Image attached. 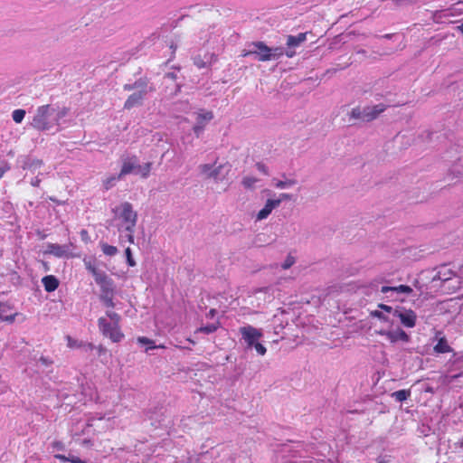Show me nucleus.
I'll return each mask as SVG.
<instances>
[{
    "label": "nucleus",
    "instance_id": "nucleus-1",
    "mask_svg": "<svg viewBox=\"0 0 463 463\" xmlns=\"http://www.w3.org/2000/svg\"><path fill=\"white\" fill-rule=\"evenodd\" d=\"M69 113L65 106L46 104L37 107L30 126L38 131L61 130V120Z\"/></svg>",
    "mask_w": 463,
    "mask_h": 463
},
{
    "label": "nucleus",
    "instance_id": "nucleus-2",
    "mask_svg": "<svg viewBox=\"0 0 463 463\" xmlns=\"http://www.w3.org/2000/svg\"><path fill=\"white\" fill-rule=\"evenodd\" d=\"M121 317L118 313L108 310L105 316L98 319V327L101 335L113 343L121 342L125 335L120 326Z\"/></svg>",
    "mask_w": 463,
    "mask_h": 463
},
{
    "label": "nucleus",
    "instance_id": "nucleus-3",
    "mask_svg": "<svg viewBox=\"0 0 463 463\" xmlns=\"http://www.w3.org/2000/svg\"><path fill=\"white\" fill-rule=\"evenodd\" d=\"M113 213L119 232L134 230L137 221V213L134 211L130 203L124 202L118 204L113 209Z\"/></svg>",
    "mask_w": 463,
    "mask_h": 463
},
{
    "label": "nucleus",
    "instance_id": "nucleus-4",
    "mask_svg": "<svg viewBox=\"0 0 463 463\" xmlns=\"http://www.w3.org/2000/svg\"><path fill=\"white\" fill-rule=\"evenodd\" d=\"M239 331L247 348H254L257 354L261 356L266 354L267 348L260 342L263 336L262 329L247 325L240 327Z\"/></svg>",
    "mask_w": 463,
    "mask_h": 463
},
{
    "label": "nucleus",
    "instance_id": "nucleus-5",
    "mask_svg": "<svg viewBox=\"0 0 463 463\" xmlns=\"http://www.w3.org/2000/svg\"><path fill=\"white\" fill-rule=\"evenodd\" d=\"M217 160L213 164H202L198 166L200 175L206 179H213L214 182L219 183L226 179L231 165L227 163L216 165Z\"/></svg>",
    "mask_w": 463,
    "mask_h": 463
},
{
    "label": "nucleus",
    "instance_id": "nucleus-6",
    "mask_svg": "<svg viewBox=\"0 0 463 463\" xmlns=\"http://www.w3.org/2000/svg\"><path fill=\"white\" fill-rule=\"evenodd\" d=\"M83 262L86 269L91 273L95 282L100 287L101 294L114 293L113 280L106 272L99 269L90 259L85 258Z\"/></svg>",
    "mask_w": 463,
    "mask_h": 463
},
{
    "label": "nucleus",
    "instance_id": "nucleus-7",
    "mask_svg": "<svg viewBox=\"0 0 463 463\" xmlns=\"http://www.w3.org/2000/svg\"><path fill=\"white\" fill-rule=\"evenodd\" d=\"M194 125L193 131L199 137L204 130L205 127L213 119V112L204 109H199L194 113Z\"/></svg>",
    "mask_w": 463,
    "mask_h": 463
},
{
    "label": "nucleus",
    "instance_id": "nucleus-8",
    "mask_svg": "<svg viewBox=\"0 0 463 463\" xmlns=\"http://www.w3.org/2000/svg\"><path fill=\"white\" fill-rule=\"evenodd\" d=\"M253 49L243 51L242 56L256 55L260 61H270V48L262 42H255L251 43Z\"/></svg>",
    "mask_w": 463,
    "mask_h": 463
},
{
    "label": "nucleus",
    "instance_id": "nucleus-9",
    "mask_svg": "<svg viewBox=\"0 0 463 463\" xmlns=\"http://www.w3.org/2000/svg\"><path fill=\"white\" fill-rule=\"evenodd\" d=\"M376 334L385 336L391 344H396L397 342L408 343L410 341V335L399 327L392 330H378Z\"/></svg>",
    "mask_w": 463,
    "mask_h": 463
},
{
    "label": "nucleus",
    "instance_id": "nucleus-10",
    "mask_svg": "<svg viewBox=\"0 0 463 463\" xmlns=\"http://www.w3.org/2000/svg\"><path fill=\"white\" fill-rule=\"evenodd\" d=\"M394 317H399L402 325L405 327L412 328L416 325L417 315L411 309L398 307L394 309Z\"/></svg>",
    "mask_w": 463,
    "mask_h": 463
},
{
    "label": "nucleus",
    "instance_id": "nucleus-11",
    "mask_svg": "<svg viewBox=\"0 0 463 463\" xmlns=\"http://www.w3.org/2000/svg\"><path fill=\"white\" fill-rule=\"evenodd\" d=\"M71 244H57V243H47L46 249L43 251L45 255H52L56 258H71L72 257L70 248Z\"/></svg>",
    "mask_w": 463,
    "mask_h": 463
},
{
    "label": "nucleus",
    "instance_id": "nucleus-12",
    "mask_svg": "<svg viewBox=\"0 0 463 463\" xmlns=\"http://www.w3.org/2000/svg\"><path fill=\"white\" fill-rule=\"evenodd\" d=\"M279 207V200H275V198H269L263 208H261L255 215V221L260 222L267 219L273 210Z\"/></svg>",
    "mask_w": 463,
    "mask_h": 463
},
{
    "label": "nucleus",
    "instance_id": "nucleus-13",
    "mask_svg": "<svg viewBox=\"0 0 463 463\" xmlns=\"http://www.w3.org/2000/svg\"><path fill=\"white\" fill-rule=\"evenodd\" d=\"M386 105L377 104L364 108V121L370 122L377 118L381 113L386 109Z\"/></svg>",
    "mask_w": 463,
    "mask_h": 463
},
{
    "label": "nucleus",
    "instance_id": "nucleus-14",
    "mask_svg": "<svg viewBox=\"0 0 463 463\" xmlns=\"http://www.w3.org/2000/svg\"><path fill=\"white\" fill-rule=\"evenodd\" d=\"M137 164L138 160L137 156L125 158L122 162V167L118 175V178H122L123 176L129 174H136Z\"/></svg>",
    "mask_w": 463,
    "mask_h": 463
},
{
    "label": "nucleus",
    "instance_id": "nucleus-15",
    "mask_svg": "<svg viewBox=\"0 0 463 463\" xmlns=\"http://www.w3.org/2000/svg\"><path fill=\"white\" fill-rule=\"evenodd\" d=\"M147 91L145 87H143L141 90L134 92L131 94L128 99L126 100L124 104V108L126 109H130L139 104H141L143 99L146 95Z\"/></svg>",
    "mask_w": 463,
    "mask_h": 463
},
{
    "label": "nucleus",
    "instance_id": "nucleus-16",
    "mask_svg": "<svg viewBox=\"0 0 463 463\" xmlns=\"http://www.w3.org/2000/svg\"><path fill=\"white\" fill-rule=\"evenodd\" d=\"M381 292L384 293V294H386L388 292H392V293H395V294L409 295L412 292V288L407 285H400L397 287L383 286L381 288Z\"/></svg>",
    "mask_w": 463,
    "mask_h": 463
},
{
    "label": "nucleus",
    "instance_id": "nucleus-17",
    "mask_svg": "<svg viewBox=\"0 0 463 463\" xmlns=\"http://www.w3.org/2000/svg\"><path fill=\"white\" fill-rule=\"evenodd\" d=\"M67 346L70 349H79L81 347H85L87 350H92L95 346L91 343H83L82 341H79L77 339L72 338L70 335L66 336Z\"/></svg>",
    "mask_w": 463,
    "mask_h": 463
},
{
    "label": "nucleus",
    "instance_id": "nucleus-18",
    "mask_svg": "<svg viewBox=\"0 0 463 463\" xmlns=\"http://www.w3.org/2000/svg\"><path fill=\"white\" fill-rule=\"evenodd\" d=\"M42 283L47 292H52L59 287V280L52 275L43 277Z\"/></svg>",
    "mask_w": 463,
    "mask_h": 463
},
{
    "label": "nucleus",
    "instance_id": "nucleus-19",
    "mask_svg": "<svg viewBox=\"0 0 463 463\" xmlns=\"http://www.w3.org/2000/svg\"><path fill=\"white\" fill-rule=\"evenodd\" d=\"M307 40V33H300L298 35H288L287 38V45L289 48L298 47Z\"/></svg>",
    "mask_w": 463,
    "mask_h": 463
},
{
    "label": "nucleus",
    "instance_id": "nucleus-20",
    "mask_svg": "<svg viewBox=\"0 0 463 463\" xmlns=\"http://www.w3.org/2000/svg\"><path fill=\"white\" fill-rule=\"evenodd\" d=\"M434 351L439 354H444L451 352V348L449 345L447 340L444 337H442L438 341L437 345L434 346Z\"/></svg>",
    "mask_w": 463,
    "mask_h": 463
},
{
    "label": "nucleus",
    "instance_id": "nucleus-21",
    "mask_svg": "<svg viewBox=\"0 0 463 463\" xmlns=\"http://www.w3.org/2000/svg\"><path fill=\"white\" fill-rule=\"evenodd\" d=\"M151 168L152 163L150 162L146 163L143 165L137 164L136 175H139L143 178H147L150 175Z\"/></svg>",
    "mask_w": 463,
    "mask_h": 463
},
{
    "label": "nucleus",
    "instance_id": "nucleus-22",
    "mask_svg": "<svg viewBox=\"0 0 463 463\" xmlns=\"http://www.w3.org/2000/svg\"><path fill=\"white\" fill-rule=\"evenodd\" d=\"M297 183L294 179H286L285 181L282 180H273V185L278 189H287L290 188L293 185H295Z\"/></svg>",
    "mask_w": 463,
    "mask_h": 463
},
{
    "label": "nucleus",
    "instance_id": "nucleus-23",
    "mask_svg": "<svg viewBox=\"0 0 463 463\" xmlns=\"http://www.w3.org/2000/svg\"><path fill=\"white\" fill-rule=\"evenodd\" d=\"M137 342L141 345H146V352L152 349H156L157 347L154 340L149 339L146 336H138L137 338Z\"/></svg>",
    "mask_w": 463,
    "mask_h": 463
},
{
    "label": "nucleus",
    "instance_id": "nucleus-24",
    "mask_svg": "<svg viewBox=\"0 0 463 463\" xmlns=\"http://www.w3.org/2000/svg\"><path fill=\"white\" fill-rule=\"evenodd\" d=\"M411 396L410 390H399L392 393V397L397 402L406 401Z\"/></svg>",
    "mask_w": 463,
    "mask_h": 463
},
{
    "label": "nucleus",
    "instance_id": "nucleus-25",
    "mask_svg": "<svg viewBox=\"0 0 463 463\" xmlns=\"http://www.w3.org/2000/svg\"><path fill=\"white\" fill-rule=\"evenodd\" d=\"M100 248L102 250V252L109 257L115 256L118 253V249L115 246L109 245L105 242L100 243Z\"/></svg>",
    "mask_w": 463,
    "mask_h": 463
},
{
    "label": "nucleus",
    "instance_id": "nucleus-26",
    "mask_svg": "<svg viewBox=\"0 0 463 463\" xmlns=\"http://www.w3.org/2000/svg\"><path fill=\"white\" fill-rule=\"evenodd\" d=\"M259 182V179L254 176H244L241 180V184L246 189H253L255 184Z\"/></svg>",
    "mask_w": 463,
    "mask_h": 463
},
{
    "label": "nucleus",
    "instance_id": "nucleus-27",
    "mask_svg": "<svg viewBox=\"0 0 463 463\" xmlns=\"http://www.w3.org/2000/svg\"><path fill=\"white\" fill-rule=\"evenodd\" d=\"M100 300L103 302L106 307L112 308L115 307L113 301V293L100 294Z\"/></svg>",
    "mask_w": 463,
    "mask_h": 463
},
{
    "label": "nucleus",
    "instance_id": "nucleus-28",
    "mask_svg": "<svg viewBox=\"0 0 463 463\" xmlns=\"http://www.w3.org/2000/svg\"><path fill=\"white\" fill-rule=\"evenodd\" d=\"M25 114L26 112L24 109H14L12 113V118L15 123L19 124L24 120Z\"/></svg>",
    "mask_w": 463,
    "mask_h": 463
},
{
    "label": "nucleus",
    "instance_id": "nucleus-29",
    "mask_svg": "<svg viewBox=\"0 0 463 463\" xmlns=\"http://www.w3.org/2000/svg\"><path fill=\"white\" fill-rule=\"evenodd\" d=\"M43 165V161L39 159H32L24 163L23 168L24 169H37L41 167Z\"/></svg>",
    "mask_w": 463,
    "mask_h": 463
},
{
    "label": "nucleus",
    "instance_id": "nucleus-30",
    "mask_svg": "<svg viewBox=\"0 0 463 463\" xmlns=\"http://www.w3.org/2000/svg\"><path fill=\"white\" fill-rule=\"evenodd\" d=\"M284 55L283 47L270 48V61L279 59Z\"/></svg>",
    "mask_w": 463,
    "mask_h": 463
},
{
    "label": "nucleus",
    "instance_id": "nucleus-31",
    "mask_svg": "<svg viewBox=\"0 0 463 463\" xmlns=\"http://www.w3.org/2000/svg\"><path fill=\"white\" fill-rule=\"evenodd\" d=\"M350 118L354 119H361L364 121V109L359 107L352 109L350 112Z\"/></svg>",
    "mask_w": 463,
    "mask_h": 463
},
{
    "label": "nucleus",
    "instance_id": "nucleus-32",
    "mask_svg": "<svg viewBox=\"0 0 463 463\" xmlns=\"http://www.w3.org/2000/svg\"><path fill=\"white\" fill-rule=\"evenodd\" d=\"M119 178H118V176H115V175H111L108 178H106L104 181H103V186L106 190H109L110 189L111 187H113L115 185V183L117 182V180H118Z\"/></svg>",
    "mask_w": 463,
    "mask_h": 463
},
{
    "label": "nucleus",
    "instance_id": "nucleus-33",
    "mask_svg": "<svg viewBox=\"0 0 463 463\" xmlns=\"http://www.w3.org/2000/svg\"><path fill=\"white\" fill-rule=\"evenodd\" d=\"M371 316L384 322L389 321L388 317L381 309L371 311Z\"/></svg>",
    "mask_w": 463,
    "mask_h": 463
},
{
    "label": "nucleus",
    "instance_id": "nucleus-34",
    "mask_svg": "<svg viewBox=\"0 0 463 463\" xmlns=\"http://www.w3.org/2000/svg\"><path fill=\"white\" fill-rule=\"evenodd\" d=\"M114 418H115V416L112 415V413H110V412L105 413V414H103V413H97V416L95 418H91V419L89 420L88 426H90L91 425L90 420H95V419H97L99 420L107 419V420H109L114 419Z\"/></svg>",
    "mask_w": 463,
    "mask_h": 463
},
{
    "label": "nucleus",
    "instance_id": "nucleus-35",
    "mask_svg": "<svg viewBox=\"0 0 463 463\" xmlns=\"http://www.w3.org/2000/svg\"><path fill=\"white\" fill-rule=\"evenodd\" d=\"M125 255H126L127 262H128V266H130V267L136 266V261H135V260L132 257V251H131V249L129 247H128L125 250Z\"/></svg>",
    "mask_w": 463,
    "mask_h": 463
},
{
    "label": "nucleus",
    "instance_id": "nucleus-36",
    "mask_svg": "<svg viewBox=\"0 0 463 463\" xmlns=\"http://www.w3.org/2000/svg\"><path fill=\"white\" fill-rule=\"evenodd\" d=\"M379 309H381L383 312H386L388 314H392L394 316V309L392 307L385 305V304H379L378 305Z\"/></svg>",
    "mask_w": 463,
    "mask_h": 463
},
{
    "label": "nucleus",
    "instance_id": "nucleus-37",
    "mask_svg": "<svg viewBox=\"0 0 463 463\" xmlns=\"http://www.w3.org/2000/svg\"><path fill=\"white\" fill-rule=\"evenodd\" d=\"M295 263V260L293 257L291 256H288L287 257V259L285 260V261L282 263L281 267L284 269H289L293 264Z\"/></svg>",
    "mask_w": 463,
    "mask_h": 463
},
{
    "label": "nucleus",
    "instance_id": "nucleus-38",
    "mask_svg": "<svg viewBox=\"0 0 463 463\" xmlns=\"http://www.w3.org/2000/svg\"><path fill=\"white\" fill-rule=\"evenodd\" d=\"M16 316H18V313H14L13 315H10V316H3L0 314V321H5V322H8V323H13L16 317Z\"/></svg>",
    "mask_w": 463,
    "mask_h": 463
},
{
    "label": "nucleus",
    "instance_id": "nucleus-39",
    "mask_svg": "<svg viewBox=\"0 0 463 463\" xmlns=\"http://www.w3.org/2000/svg\"><path fill=\"white\" fill-rule=\"evenodd\" d=\"M256 168L259 172L264 174V175H269V171H268V167L262 164V163H257L256 164Z\"/></svg>",
    "mask_w": 463,
    "mask_h": 463
},
{
    "label": "nucleus",
    "instance_id": "nucleus-40",
    "mask_svg": "<svg viewBox=\"0 0 463 463\" xmlns=\"http://www.w3.org/2000/svg\"><path fill=\"white\" fill-rule=\"evenodd\" d=\"M292 199V196L291 194H280L278 198H275V200H279V204L283 202V201H289Z\"/></svg>",
    "mask_w": 463,
    "mask_h": 463
},
{
    "label": "nucleus",
    "instance_id": "nucleus-41",
    "mask_svg": "<svg viewBox=\"0 0 463 463\" xmlns=\"http://www.w3.org/2000/svg\"><path fill=\"white\" fill-rule=\"evenodd\" d=\"M215 329H216V327L214 326H208L201 327L200 331L209 334V333L215 331Z\"/></svg>",
    "mask_w": 463,
    "mask_h": 463
},
{
    "label": "nucleus",
    "instance_id": "nucleus-42",
    "mask_svg": "<svg viewBox=\"0 0 463 463\" xmlns=\"http://www.w3.org/2000/svg\"><path fill=\"white\" fill-rule=\"evenodd\" d=\"M80 237L81 240L84 241L85 242H88L90 241L89 232L86 230H82L80 232Z\"/></svg>",
    "mask_w": 463,
    "mask_h": 463
},
{
    "label": "nucleus",
    "instance_id": "nucleus-43",
    "mask_svg": "<svg viewBox=\"0 0 463 463\" xmlns=\"http://www.w3.org/2000/svg\"><path fill=\"white\" fill-rule=\"evenodd\" d=\"M54 457L61 461H64V462L65 461L71 462V457H66V456L61 455V454H56Z\"/></svg>",
    "mask_w": 463,
    "mask_h": 463
},
{
    "label": "nucleus",
    "instance_id": "nucleus-44",
    "mask_svg": "<svg viewBox=\"0 0 463 463\" xmlns=\"http://www.w3.org/2000/svg\"><path fill=\"white\" fill-rule=\"evenodd\" d=\"M176 79V75L174 72H170L165 75V80H172L175 81Z\"/></svg>",
    "mask_w": 463,
    "mask_h": 463
},
{
    "label": "nucleus",
    "instance_id": "nucleus-45",
    "mask_svg": "<svg viewBox=\"0 0 463 463\" xmlns=\"http://www.w3.org/2000/svg\"><path fill=\"white\" fill-rule=\"evenodd\" d=\"M128 233L127 234V240L129 243L133 244L134 243V230H132L131 232H128Z\"/></svg>",
    "mask_w": 463,
    "mask_h": 463
},
{
    "label": "nucleus",
    "instance_id": "nucleus-46",
    "mask_svg": "<svg viewBox=\"0 0 463 463\" xmlns=\"http://www.w3.org/2000/svg\"><path fill=\"white\" fill-rule=\"evenodd\" d=\"M71 463H86L85 461L81 460L80 458L71 456Z\"/></svg>",
    "mask_w": 463,
    "mask_h": 463
},
{
    "label": "nucleus",
    "instance_id": "nucleus-47",
    "mask_svg": "<svg viewBox=\"0 0 463 463\" xmlns=\"http://www.w3.org/2000/svg\"><path fill=\"white\" fill-rule=\"evenodd\" d=\"M136 88H138V85H137V82H136V83H135V85H133V86H132V85H130V84H126V85L124 86V89H125L126 90H134V89H136Z\"/></svg>",
    "mask_w": 463,
    "mask_h": 463
},
{
    "label": "nucleus",
    "instance_id": "nucleus-48",
    "mask_svg": "<svg viewBox=\"0 0 463 463\" xmlns=\"http://www.w3.org/2000/svg\"><path fill=\"white\" fill-rule=\"evenodd\" d=\"M40 183H41V179L39 177H35L32 180L31 184L33 186H39Z\"/></svg>",
    "mask_w": 463,
    "mask_h": 463
},
{
    "label": "nucleus",
    "instance_id": "nucleus-49",
    "mask_svg": "<svg viewBox=\"0 0 463 463\" xmlns=\"http://www.w3.org/2000/svg\"><path fill=\"white\" fill-rule=\"evenodd\" d=\"M97 350L99 355L107 352V349L101 345L97 347Z\"/></svg>",
    "mask_w": 463,
    "mask_h": 463
},
{
    "label": "nucleus",
    "instance_id": "nucleus-50",
    "mask_svg": "<svg viewBox=\"0 0 463 463\" xmlns=\"http://www.w3.org/2000/svg\"><path fill=\"white\" fill-rule=\"evenodd\" d=\"M284 54H286L287 57H288V58H292L295 56L296 52L292 50H288L286 52H284Z\"/></svg>",
    "mask_w": 463,
    "mask_h": 463
},
{
    "label": "nucleus",
    "instance_id": "nucleus-51",
    "mask_svg": "<svg viewBox=\"0 0 463 463\" xmlns=\"http://www.w3.org/2000/svg\"><path fill=\"white\" fill-rule=\"evenodd\" d=\"M52 447L61 449H62V444L61 442H53Z\"/></svg>",
    "mask_w": 463,
    "mask_h": 463
},
{
    "label": "nucleus",
    "instance_id": "nucleus-52",
    "mask_svg": "<svg viewBox=\"0 0 463 463\" xmlns=\"http://www.w3.org/2000/svg\"><path fill=\"white\" fill-rule=\"evenodd\" d=\"M81 444L83 446H89L90 444V439H83Z\"/></svg>",
    "mask_w": 463,
    "mask_h": 463
},
{
    "label": "nucleus",
    "instance_id": "nucleus-53",
    "mask_svg": "<svg viewBox=\"0 0 463 463\" xmlns=\"http://www.w3.org/2000/svg\"><path fill=\"white\" fill-rule=\"evenodd\" d=\"M194 62H195V64H196L199 68H202V67H203V66H204V65L202 63V61H199V62H198V61L195 60V61H194Z\"/></svg>",
    "mask_w": 463,
    "mask_h": 463
},
{
    "label": "nucleus",
    "instance_id": "nucleus-54",
    "mask_svg": "<svg viewBox=\"0 0 463 463\" xmlns=\"http://www.w3.org/2000/svg\"><path fill=\"white\" fill-rule=\"evenodd\" d=\"M194 62H195V64H196L199 68H202V67H203V66H204V65L202 63V61H199V62H198V61L195 60V61H194Z\"/></svg>",
    "mask_w": 463,
    "mask_h": 463
},
{
    "label": "nucleus",
    "instance_id": "nucleus-55",
    "mask_svg": "<svg viewBox=\"0 0 463 463\" xmlns=\"http://www.w3.org/2000/svg\"><path fill=\"white\" fill-rule=\"evenodd\" d=\"M458 30L463 33V24L458 26Z\"/></svg>",
    "mask_w": 463,
    "mask_h": 463
},
{
    "label": "nucleus",
    "instance_id": "nucleus-56",
    "mask_svg": "<svg viewBox=\"0 0 463 463\" xmlns=\"http://www.w3.org/2000/svg\"><path fill=\"white\" fill-rule=\"evenodd\" d=\"M179 91H180V87L178 85H176V89H175V94H176Z\"/></svg>",
    "mask_w": 463,
    "mask_h": 463
},
{
    "label": "nucleus",
    "instance_id": "nucleus-57",
    "mask_svg": "<svg viewBox=\"0 0 463 463\" xmlns=\"http://www.w3.org/2000/svg\"><path fill=\"white\" fill-rule=\"evenodd\" d=\"M157 347L156 348H165V346L164 345H156Z\"/></svg>",
    "mask_w": 463,
    "mask_h": 463
},
{
    "label": "nucleus",
    "instance_id": "nucleus-58",
    "mask_svg": "<svg viewBox=\"0 0 463 463\" xmlns=\"http://www.w3.org/2000/svg\"><path fill=\"white\" fill-rule=\"evenodd\" d=\"M170 48L175 51L176 47H174L173 44H172V45H170Z\"/></svg>",
    "mask_w": 463,
    "mask_h": 463
},
{
    "label": "nucleus",
    "instance_id": "nucleus-59",
    "mask_svg": "<svg viewBox=\"0 0 463 463\" xmlns=\"http://www.w3.org/2000/svg\"><path fill=\"white\" fill-rule=\"evenodd\" d=\"M378 463H385L383 460H380Z\"/></svg>",
    "mask_w": 463,
    "mask_h": 463
}]
</instances>
